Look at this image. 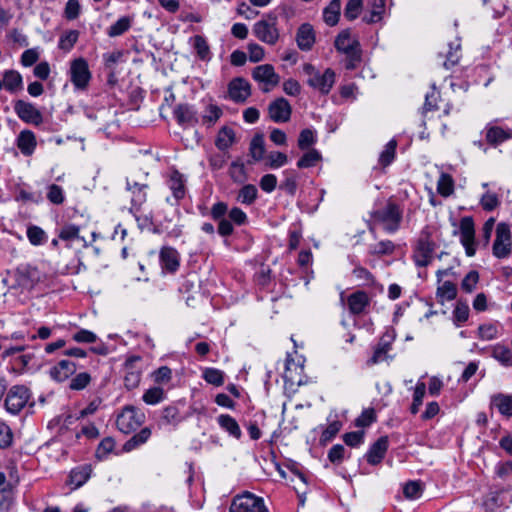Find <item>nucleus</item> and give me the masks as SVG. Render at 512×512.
I'll list each match as a JSON object with an SVG mask.
<instances>
[{
    "label": "nucleus",
    "mask_w": 512,
    "mask_h": 512,
    "mask_svg": "<svg viewBox=\"0 0 512 512\" xmlns=\"http://www.w3.org/2000/svg\"><path fill=\"white\" fill-rule=\"evenodd\" d=\"M14 110L17 116L26 123L39 126L43 122L41 112L32 103L18 100L15 102Z\"/></svg>",
    "instance_id": "4468645a"
},
{
    "label": "nucleus",
    "mask_w": 512,
    "mask_h": 512,
    "mask_svg": "<svg viewBox=\"0 0 512 512\" xmlns=\"http://www.w3.org/2000/svg\"><path fill=\"white\" fill-rule=\"evenodd\" d=\"M230 512H268L262 498L249 492L234 497Z\"/></svg>",
    "instance_id": "423d86ee"
},
{
    "label": "nucleus",
    "mask_w": 512,
    "mask_h": 512,
    "mask_svg": "<svg viewBox=\"0 0 512 512\" xmlns=\"http://www.w3.org/2000/svg\"><path fill=\"white\" fill-rule=\"evenodd\" d=\"M169 189L176 200H180L185 196V185L183 175L178 171H173L167 182Z\"/></svg>",
    "instance_id": "c756f323"
},
{
    "label": "nucleus",
    "mask_w": 512,
    "mask_h": 512,
    "mask_svg": "<svg viewBox=\"0 0 512 512\" xmlns=\"http://www.w3.org/2000/svg\"><path fill=\"white\" fill-rule=\"evenodd\" d=\"M173 115L178 124L182 126L198 123L197 111L189 104H178L173 110Z\"/></svg>",
    "instance_id": "412c9836"
},
{
    "label": "nucleus",
    "mask_w": 512,
    "mask_h": 512,
    "mask_svg": "<svg viewBox=\"0 0 512 512\" xmlns=\"http://www.w3.org/2000/svg\"><path fill=\"white\" fill-rule=\"evenodd\" d=\"M131 24L132 18L129 16H123L109 27L107 34L110 37L120 36L130 29Z\"/></svg>",
    "instance_id": "79ce46f5"
},
{
    "label": "nucleus",
    "mask_w": 512,
    "mask_h": 512,
    "mask_svg": "<svg viewBox=\"0 0 512 512\" xmlns=\"http://www.w3.org/2000/svg\"><path fill=\"white\" fill-rule=\"evenodd\" d=\"M479 281V274L477 271H470L462 280L461 288L467 292L471 293L476 288V285Z\"/></svg>",
    "instance_id": "e2e57ef3"
},
{
    "label": "nucleus",
    "mask_w": 512,
    "mask_h": 512,
    "mask_svg": "<svg viewBox=\"0 0 512 512\" xmlns=\"http://www.w3.org/2000/svg\"><path fill=\"white\" fill-rule=\"evenodd\" d=\"M460 242L465 248L468 257H473L476 253L475 248V225L471 216L461 218L459 225Z\"/></svg>",
    "instance_id": "9d476101"
},
{
    "label": "nucleus",
    "mask_w": 512,
    "mask_h": 512,
    "mask_svg": "<svg viewBox=\"0 0 512 512\" xmlns=\"http://www.w3.org/2000/svg\"><path fill=\"white\" fill-rule=\"evenodd\" d=\"M268 113L272 121L276 123H284L289 121L292 108L285 98L279 97L269 104Z\"/></svg>",
    "instance_id": "2eb2a0df"
},
{
    "label": "nucleus",
    "mask_w": 512,
    "mask_h": 512,
    "mask_svg": "<svg viewBox=\"0 0 512 512\" xmlns=\"http://www.w3.org/2000/svg\"><path fill=\"white\" fill-rule=\"evenodd\" d=\"M341 11V0H331L327 7L323 10L324 22L329 26L338 23Z\"/></svg>",
    "instance_id": "2f4dec72"
},
{
    "label": "nucleus",
    "mask_w": 512,
    "mask_h": 512,
    "mask_svg": "<svg viewBox=\"0 0 512 512\" xmlns=\"http://www.w3.org/2000/svg\"><path fill=\"white\" fill-rule=\"evenodd\" d=\"M222 109L216 104H208L202 113V123L208 127L213 126L222 116Z\"/></svg>",
    "instance_id": "4c0bfd02"
},
{
    "label": "nucleus",
    "mask_w": 512,
    "mask_h": 512,
    "mask_svg": "<svg viewBox=\"0 0 512 512\" xmlns=\"http://www.w3.org/2000/svg\"><path fill=\"white\" fill-rule=\"evenodd\" d=\"M151 436V430L148 427L143 428L140 432L132 436L128 441L125 442L123 449L126 452H130L140 445L146 443Z\"/></svg>",
    "instance_id": "f704fd0d"
},
{
    "label": "nucleus",
    "mask_w": 512,
    "mask_h": 512,
    "mask_svg": "<svg viewBox=\"0 0 512 512\" xmlns=\"http://www.w3.org/2000/svg\"><path fill=\"white\" fill-rule=\"evenodd\" d=\"M396 147H397V142L394 139L390 140L385 145L384 150L381 152V154L379 156V163L383 167H386L393 162V160L395 158Z\"/></svg>",
    "instance_id": "a18cd8bd"
},
{
    "label": "nucleus",
    "mask_w": 512,
    "mask_h": 512,
    "mask_svg": "<svg viewBox=\"0 0 512 512\" xmlns=\"http://www.w3.org/2000/svg\"><path fill=\"white\" fill-rule=\"evenodd\" d=\"M91 471V467L88 465L73 469L69 475V483L73 485L75 489L81 487L90 478Z\"/></svg>",
    "instance_id": "7c9ffc66"
},
{
    "label": "nucleus",
    "mask_w": 512,
    "mask_h": 512,
    "mask_svg": "<svg viewBox=\"0 0 512 512\" xmlns=\"http://www.w3.org/2000/svg\"><path fill=\"white\" fill-rule=\"evenodd\" d=\"M16 146L24 156H31L37 147V140L34 132L22 130L16 138Z\"/></svg>",
    "instance_id": "5701e85b"
},
{
    "label": "nucleus",
    "mask_w": 512,
    "mask_h": 512,
    "mask_svg": "<svg viewBox=\"0 0 512 512\" xmlns=\"http://www.w3.org/2000/svg\"><path fill=\"white\" fill-rule=\"evenodd\" d=\"M395 245L390 240H383L374 245H370L369 252L373 255H390L394 252Z\"/></svg>",
    "instance_id": "49530a36"
},
{
    "label": "nucleus",
    "mask_w": 512,
    "mask_h": 512,
    "mask_svg": "<svg viewBox=\"0 0 512 512\" xmlns=\"http://www.w3.org/2000/svg\"><path fill=\"white\" fill-rule=\"evenodd\" d=\"M126 186L131 192V209L138 210L146 202L148 185L127 179Z\"/></svg>",
    "instance_id": "aec40b11"
},
{
    "label": "nucleus",
    "mask_w": 512,
    "mask_h": 512,
    "mask_svg": "<svg viewBox=\"0 0 512 512\" xmlns=\"http://www.w3.org/2000/svg\"><path fill=\"white\" fill-rule=\"evenodd\" d=\"M321 159L320 153L312 149L305 153L297 162L298 168H310L317 164V162Z\"/></svg>",
    "instance_id": "09e8293b"
},
{
    "label": "nucleus",
    "mask_w": 512,
    "mask_h": 512,
    "mask_svg": "<svg viewBox=\"0 0 512 512\" xmlns=\"http://www.w3.org/2000/svg\"><path fill=\"white\" fill-rule=\"evenodd\" d=\"M265 154V143L262 134H256L250 143V155L255 161L263 159Z\"/></svg>",
    "instance_id": "37998d69"
},
{
    "label": "nucleus",
    "mask_w": 512,
    "mask_h": 512,
    "mask_svg": "<svg viewBox=\"0 0 512 512\" xmlns=\"http://www.w3.org/2000/svg\"><path fill=\"white\" fill-rule=\"evenodd\" d=\"M287 161H288L287 155L282 152H278V151L271 152L267 156V165L273 169L284 166L287 163Z\"/></svg>",
    "instance_id": "680f3d73"
},
{
    "label": "nucleus",
    "mask_w": 512,
    "mask_h": 512,
    "mask_svg": "<svg viewBox=\"0 0 512 512\" xmlns=\"http://www.w3.org/2000/svg\"><path fill=\"white\" fill-rule=\"evenodd\" d=\"M91 79L88 63L83 58L75 59L70 66V80L75 88L84 90Z\"/></svg>",
    "instance_id": "9b49d317"
},
{
    "label": "nucleus",
    "mask_w": 512,
    "mask_h": 512,
    "mask_svg": "<svg viewBox=\"0 0 512 512\" xmlns=\"http://www.w3.org/2000/svg\"><path fill=\"white\" fill-rule=\"evenodd\" d=\"M15 280L21 288L31 289L40 280V272L30 265H21L15 272Z\"/></svg>",
    "instance_id": "dca6fc26"
},
{
    "label": "nucleus",
    "mask_w": 512,
    "mask_h": 512,
    "mask_svg": "<svg viewBox=\"0 0 512 512\" xmlns=\"http://www.w3.org/2000/svg\"><path fill=\"white\" fill-rule=\"evenodd\" d=\"M26 235L30 244L33 246L43 245L48 240L46 232L37 225H29L27 227Z\"/></svg>",
    "instance_id": "58836bf2"
},
{
    "label": "nucleus",
    "mask_w": 512,
    "mask_h": 512,
    "mask_svg": "<svg viewBox=\"0 0 512 512\" xmlns=\"http://www.w3.org/2000/svg\"><path fill=\"white\" fill-rule=\"evenodd\" d=\"M315 143V136L312 130L304 129L300 132L298 138V146L300 149L305 150Z\"/></svg>",
    "instance_id": "69168bd1"
},
{
    "label": "nucleus",
    "mask_w": 512,
    "mask_h": 512,
    "mask_svg": "<svg viewBox=\"0 0 512 512\" xmlns=\"http://www.w3.org/2000/svg\"><path fill=\"white\" fill-rule=\"evenodd\" d=\"M511 231L510 226L501 222L496 227V238L493 244L492 252L496 258H507L511 253Z\"/></svg>",
    "instance_id": "1a4fd4ad"
},
{
    "label": "nucleus",
    "mask_w": 512,
    "mask_h": 512,
    "mask_svg": "<svg viewBox=\"0 0 512 512\" xmlns=\"http://www.w3.org/2000/svg\"><path fill=\"white\" fill-rule=\"evenodd\" d=\"M228 95L232 101L243 103L251 95V85L244 78H234L228 85Z\"/></svg>",
    "instance_id": "f3484780"
},
{
    "label": "nucleus",
    "mask_w": 512,
    "mask_h": 512,
    "mask_svg": "<svg viewBox=\"0 0 512 512\" xmlns=\"http://www.w3.org/2000/svg\"><path fill=\"white\" fill-rule=\"evenodd\" d=\"M258 196V190L253 184L244 185L238 192L236 200L245 205H251Z\"/></svg>",
    "instance_id": "ea45409f"
},
{
    "label": "nucleus",
    "mask_w": 512,
    "mask_h": 512,
    "mask_svg": "<svg viewBox=\"0 0 512 512\" xmlns=\"http://www.w3.org/2000/svg\"><path fill=\"white\" fill-rule=\"evenodd\" d=\"M144 420L145 415L142 411L133 406H127L117 416L116 425L122 433L129 434L139 428Z\"/></svg>",
    "instance_id": "39448f33"
},
{
    "label": "nucleus",
    "mask_w": 512,
    "mask_h": 512,
    "mask_svg": "<svg viewBox=\"0 0 512 512\" xmlns=\"http://www.w3.org/2000/svg\"><path fill=\"white\" fill-rule=\"evenodd\" d=\"M79 231H80L79 227L76 225H72V224L66 225L60 230L58 237L64 241L78 239Z\"/></svg>",
    "instance_id": "338daca9"
},
{
    "label": "nucleus",
    "mask_w": 512,
    "mask_h": 512,
    "mask_svg": "<svg viewBox=\"0 0 512 512\" xmlns=\"http://www.w3.org/2000/svg\"><path fill=\"white\" fill-rule=\"evenodd\" d=\"M457 296V288L451 281H445L441 286L437 288V298L440 303L445 301L454 300Z\"/></svg>",
    "instance_id": "a19ab883"
},
{
    "label": "nucleus",
    "mask_w": 512,
    "mask_h": 512,
    "mask_svg": "<svg viewBox=\"0 0 512 512\" xmlns=\"http://www.w3.org/2000/svg\"><path fill=\"white\" fill-rule=\"evenodd\" d=\"M142 358L140 356H131L126 359L124 364V384L129 390L136 388L142 376Z\"/></svg>",
    "instance_id": "f8f14e48"
},
{
    "label": "nucleus",
    "mask_w": 512,
    "mask_h": 512,
    "mask_svg": "<svg viewBox=\"0 0 512 512\" xmlns=\"http://www.w3.org/2000/svg\"><path fill=\"white\" fill-rule=\"evenodd\" d=\"M388 449V438L386 436L380 437L369 449L366 454L367 462L371 465L379 464Z\"/></svg>",
    "instance_id": "b1692460"
},
{
    "label": "nucleus",
    "mask_w": 512,
    "mask_h": 512,
    "mask_svg": "<svg viewBox=\"0 0 512 512\" xmlns=\"http://www.w3.org/2000/svg\"><path fill=\"white\" fill-rule=\"evenodd\" d=\"M426 393V384L424 382H418L414 389L413 402L411 405V413L416 414L419 411L420 406L423 403V398Z\"/></svg>",
    "instance_id": "de8ad7c7"
},
{
    "label": "nucleus",
    "mask_w": 512,
    "mask_h": 512,
    "mask_svg": "<svg viewBox=\"0 0 512 512\" xmlns=\"http://www.w3.org/2000/svg\"><path fill=\"white\" fill-rule=\"evenodd\" d=\"M439 98V92L436 89L435 84L432 85L431 91L425 95V102L423 105V113L428 111L437 110V101Z\"/></svg>",
    "instance_id": "6e6d98bb"
},
{
    "label": "nucleus",
    "mask_w": 512,
    "mask_h": 512,
    "mask_svg": "<svg viewBox=\"0 0 512 512\" xmlns=\"http://www.w3.org/2000/svg\"><path fill=\"white\" fill-rule=\"evenodd\" d=\"M30 398V391L24 385L12 386L5 399L6 410L11 414H18L27 404Z\"/></svg>",
    "instance_id": "6e6552de"
},
{
    "label": "nucleus",
    "mask_w": 512,
    "mask_h": 512,
    "mask_svg": "<svg viewBox=\"0 0 512 512\" xmlns=\"http://www.w3.org/2000/svg\"><path fill=\"white\" fill-rule=\"evenodd\" d=\"M47 198L53 204H56V205L62 204L65 199L64 194H63V189L56 184L50 185L48 187Z\"/></svg>",
    "instance_id": "0e129e2a"
},
{
    "label": "nucleus",
    "mask_w": 512,
    "mask_h": 512,
    "mask_svg": "<svg viewBox=\"0 0 512 512\" xmlns=\"http://www.w3.org/2000/svg\"><path fill=\"white\" fill-rule=\"evenodd\" d=\"M353 275L356 279L362 281L363 285H370L375 282L374 276L366 268L358 266L353 270Z\"/></svg>",
    "instance_id": "774afa93"
},
{
    "label": "nucleus",
    "mask_w": 512,
    "mask_h": 512,
    "mask_svg": "<svg viewBox=\"0 0 512 512\" xmlns=\"http://www.w3.org/2000/svg\"><path fill=\"white\" fill-rule=\"evenodd\" d=\"M219 426L229 433L230 436L239 439L242 435L241 429L237 421L228 414H221L217 418Z\"/></svg>",
    "instance_id": "c85d7f7f"
},
{
    "label": "nucleus",
    "mask_w": 512,
    "mask_h": 512,
    "mask_svg": "<svg viewBox=\"0 0 512 512\" xmlns=\"http://www.w3.org/2000/svg\"><path fill=\"white\" fill-rule=\"evenodd\" d=\"M373 220L388 233L396 232L403 218V211L395 202H388L383 208L371 214Z\"/></svg>",
    "instance_id": "f03ea898"
},
{
    "label": "nucleus",
    "mask_w": 512,
    "mask_h": 512,
    "mask_svg": "<svg viewBox=\"0 0 512 512\" xmlns=\"http://www.w3.org/2000/svg\"><path fill=\"white\" fill-rule=\"evenodd\" d=\"M369 297L364 291H357L349 295L347 299L349 310L352 314H361L369 305Z\"/></svg>",
    "instance_id": "bb28decb"
},
{
    "label": "nucleus",
    "mask_w": 512,
    "mask_h": 512,
    "mask_svg": "<svg viewBox=\"0 0 512 512\" xmlns=\"http://www.w3.org/2000/svg\"><path fill=\"white\" fill-rule=\"evenodd\" d=\"M162 420L166 424H178L181 421V416L178 408L175 406H167L166 408H164L162 412Z\"/></svg>",
    "instance_id": "052dcab7"
},
{
    "label": "nucleus",
    "mask_w": 512,
    "mask_h": 512,
    "mask_svg": "<svg viewBox=\"0 0 512 512\" xmlns=\"http://www.w3.org/2000/svg\"><path fill=\"white\" fill-rule=\"evenodd\" d=\"M491 356L502 366L512 367V351L509 347L496 344L492 347Z\"/></svg>",
    "instance_id": "473e14b6"
},
{
    "label": "nucleus",
    "mask_w": 512,
    "mask_h": 512,
    "mask_svg": "<svg viewBox=\"0 0 512 512\" xmlns=\"http://www.w3.org/2000/svg\"><path fill=\"white\" fill-rule=\"evenodd\" d=\"M335 48L337 51L346 55V69H355L357 64L361 61L360 44L351 36L348 30H344L338 34L335 40Z\"/></svg>",
    "instance_id": "f257e3e1"
},
{
    "label": "nucleus",
    "mask_w": 512,
    "mask_h": 512,
    "mask_svg": "<svg viewBox=\"0 0 512 512\" xmlns=\"http://www.w3.org/2000/svg\"><path fill=\"white\" fill-rule=\"evenodd\" d=\"M192 45L199 59L208 61L211 58L210 47L206 39L201 35H195L191 38Z\"/></svg>",
    "instance_id": "e433bc0d"
},
{
    "label": "nucleus",
    "mask_w": 512,
    "mask_h": 512,
    "mask_svg": "<svg viewBox=\"0 0 512 512\" xmlns=\"http://www.w3.org/2000/svg\"><path fill=\"white\" fill-rule=\"evenodd\" d=\"M303 73L307 76V84L321 94H328L335 83V72L331 68L321 73L312 64L305 63Z\"/></svg>",
    "instance_id": "7ed1b4c3"
},
{
    "label": "nucleus",
    "mask_w": 512,
    "mask_h": 512,
    "mask_svg": "<svg viewBox=\"0 0 512 512\" xmlns=\"http://www.w3.org/2000/svg\"><path fill=\"white\" fill-rule=\"evenodd\" d=\"M423 492L422 485L419 481H409L403 488V493L408 499H418Z\"/></svg>",
    "instance_id": "5fc2aeb1"
},
{
    "label": "nucleus",
    "mask_w": 512,
    "mask_h": 512,
    "mask_svg": "<svg viewBox=\"0 0 512 512\" xmlns=\"http://www.w3.org/2000/svg\"><path fill=\"white\" fill-rule=\"evenodd\" d=\"M235 141V133L232 128L222 127L215 140V145L220 150L228 149Z\"/></svg>",
    "instance_id": "c9c22d12"
},
{
    "label": "nucleus",
    "mask_w": 512,
    "mask_h": 512,
    "mask_svg": "<svg viewBox=\"0 0 512 512\" xmlns=\"http://www.w3.org/2000/svg\"><path fill=\"white\" fill-rule=\"evenodd\" d=\"M385 2L386 0H373L371 14L365 18L367 23H376L382 19Z\"/></svg>",
    "instance_id": "864d4df0"
},
{
    "label": "nucleus",
    "mask_w": 512,
    "mask_h": 512,
    "mask_svg": "<svg viewBox=\"0 0 512 512\" xmlns=\"http://www.w3.org/2000/svg\"><path fill=\"white\" fill-rule=\"evenodd\" d=\"M362 6V0H349L344 9V16L349 20L356 19L362 10Z\"/></svg>",
    "instance_id": "4d7b16f0"
},
{
    "label": "nucleus",
    "mask_w": 512,
    "mask_h": 512,
    "mask_svg": "<svg viewBox=\"0 0 512 512\" xmlns=\"http://www.w3.org/2000/svg\"><path fill=\"white\" fill-rule=\"evenodd\" d=\"M160 264L163 270L175 273L180 265L179 253L172 247H163L160 251Z\"/></svg>",
    "instance_id": "4be33fe9"
},
{
    "label": "nucleus",
    "mask_w": 512,
    "mask_h": 512,
    "mask_svg": "<svg viewBox=\"0 0 512 512\" xmlns=\"http://www.w3.org/2000/svg\"><path fill=\"white\" fill-rule=\"evenodd\" d=\"M79 33L76 30H70L60 37L59 48L69 51L78 40Z\"/></svg>",
    "instance_id": "13d9d810"
},
{
    "label": "nucleus",
    "mask_w": 512,
    "mask_h": 512,
    "mask_svg": "<svg viewBox=\"0 0 512 512\" xmlns=\"http://www.w3.org/2000/svg\"><path fill=\"white\" fill-rule=\"evenodd\" d=\"M277 24V16L269 13L254 24L253 32L260 41L269 45H274L279 39Z\"/></svg>",
    "instance_id": "20e7f679"
},
{
    "label": "nucleus",
    "mask_w": 512,
    "mask_h": 512,
    "mask_svg": "<svg viewBox=\"0 0 512 512\" xmlns=\"http://www.w3.org/2000/svg\"><path fill=\"white\" fill-rule=\"evenodd\" d=\"M252 78L259 83L264 93L270 92L280 82V76L271 64L256 66L252 71Z\"/></svg>",
    "instance_id": "0eeeda50"
},
{
    "label": "nucleus",
    "mask_w": 512,
    "mask_h": 512,
    "mask_svg": "<svg viewBox=\"0 0 512 512\" xmlns=\"http://www.w3.org/2000/svg\"><path fill=\"white\" fill-rule=\"evenodd\" d=\"M90 381H91L90 374L87 372H81V373L75 375L71 379L69 388L71 390H76V391L83 390L84 388H86L89 385Z\"/></svg>",
    "instance_id": "603ef678"
},
{
    "label": "nucleus",
    "mask_w": 512,
    "mask_h": 512,
    "mask_svg": "<svg viewBox=\"0 0 512 512\" xmlns=\"http://www.w3.org/2000/svg\"><path fill=\"white\" fill-rule=\"evenodd\" d=\"M435 245L428 238H421L416 246L413 259L418 267H426L433 258Z\"/></svg>",
    "instance_id": "a211bd4d"
},
{
    "label": "nucleus",
    "mask_w": 512,
    "mask_h": 512,
    "mask_svg": "<svg viewBox=\"0 0 512 512\" xmlns=\"http://www.w3.org/2000/svg\"><path fill=\"white\" fill-rule=\"evenodd\" d=\"M437 192L443 196L448 197L454 192V182L449 174H441L437 182Z\"/></svg>",
    "instance_id": "c03bdc74"
},
{
    "label": "nucleus",
    "mask_w": 512,
    "mask_h": 512,
    "mask_svg": "<svg viewBox=\"0 0 512 512\" xmlns=\"http://www.w3.org/2000/svg\"><path fill=\"white\" fill-rule=\"evenodd\" d=\"M497 122L498 120H494L485 126V139L494 147L512 139V128L498 126Z\"/></svg>",
    "instance_id": "ddd939ff"
},
{
    "label": "nucleus",
    "mask_w": 512,
    "mask_h": 512,
    "mask_svg": "<svg viewBox=\"0 0 512 512\" xmlns=\"http://www.w3.org/2000/svg\"><path fill=\"white\" fill-rule=\"evenodd\" d=\"M2 83L7 91L14 93L22 88V76L18 71L7 70L3 75Z\"/></svg>",
    "instance_id": "72a5a7b5"
},
{
    "label": "nucleus",
    "mask_w": 512,
    "mask_h": 512,
    "mask_svg": "<svg viewBox=\"0 0 512 512\" xmlns=\"http://www.w3.org/2000/svg\"><path fill=\"white\" fill-rule=\"evenodd\" d=\"M393 341V337L386 334L383 335L380 339L379 344L374 350L373 356L370 359V363L377 364L387 359V354L391 349V342Z\"/></svg>",
    "instance_id": "cd10ccee"
},
{
    "label": "nucleus",
    "mask_w": 512,
    "mask_h": 512,
    "mask_svg": "<svg viewBox=\"0 0 512 512\" xmlns=\"http://www.w3.org/2000/svg\"><path fill=\"white\" fill-rule=\"evenodd\" d=\"M13 443V432L4 422H0V448H9Z\"/></svg>",
    "instance_id": "bf43d9fd"
},
{
    "label": "nucleus",
    "mask_w": 512,
    "mask_h": 512,
    "mask_svg": "<svg viewBox=\"0 0 512 512\" xmlns=\"http://www.w3.org/2000/svg\"><path fill=\"white\" fill-rule=\"evenodd\" d=\"M203 378L209 384L221 386L224 382V373L216 368H206L203 372Z\"/></svg>",
    "instance_id": "8fccbe9b"
},
{
    "label": "nucleus",
    "mask_w": 512,
    "mask_h": 512,
    "mask_svg": "<svg viewBox=\"0 0 512 512\" xmlns=\"http://www.w3.org/2000/svg\"><path fill=\"white\" fill-rule=\"evenodd\" d=\"M142 399L149 405L158 404L164 399V390L160 387L150 388L144 393Z\"/></svg>",
    "instance_id": "3c124183"
},
{
    "label": "nucleus",
    "mask_w": 512,
    "mask_h": 512,
    "mask_svg": "<svg viewBox=\"0 0 512 512\" xmlns=\"http://www.w3.org/2000/svg\"><path fill=\"white\" fill-rule=\"evenodd\" d=\"M296 40L301 50H310L315 42V34L312 26L308 23L302 24L297 31Z\"/></svg>",
    "instance_id": "393cba45"
},
{
    "label": "nucleus",
    "mask_w": 512,
    "mask_h": 512,
    "mask_svg": "<svg viewBox=\"0 0 512 512\" xmlns=\"http://www.w3.org/2000/svg\"><path fill=\"white\" fill-rule=\"evenodd\" d=\"M75 362L63 359L50 368V377L57 382H64L76 372Z\"/></svg>",
    "instance_id": "6ab92c4d"
},
{
    "label": "nucleus",
    "mask_w": 512,
    "mask_h": 512,
    "mask_svg": "<svg viewBox=\"0 0 512 512\" xmlns=\"http://www.w3.org/2000/svg\"><path fill=\"white\" fill-rule=\"evenodd\" d=\"M491 406L497 408L498 412L507 417H512V395L497 393L491 396Z\"/></svg>",
    "instance_id": "a878e982"
}]
</instances>
